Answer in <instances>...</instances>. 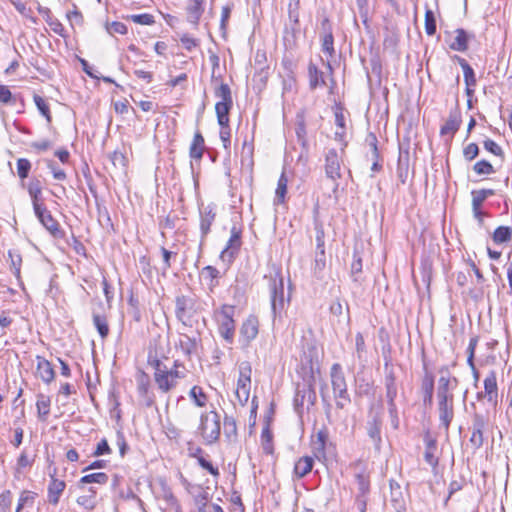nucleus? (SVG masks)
Returning <instances> with one entry per match:
<instances>
[{"label": "nucleus", "mask_w": 512, "mask_h": 512, "mask_svg": "<svg viewBox=\"0 0 512 512\" xmlns=\"http://www.w3.org/2000/svg\"><path fill=\"white\" fill-rule=\"evenodd\" d=\"M148 363L154 369V381L162 393L170 392L176 387L177 380L183 379L187 375V370L184 369L182 371H169V367L165 363L151 355L148 358Z\"/></svg>", "instance_id": "f257e3e1"}, {"label": "nucleus", "mask_w": 512, "mask_h": 512, "mask_svg": "<svg viewBox=\"0 0 512 512\" xmlns=\"http://www.w3.org/2000/svg\"><path fill=\"white\" fill-rule=\"evenodd\" d=\"M269 280L270 303L273 317L280 316L285 306L289 304L290 297L284 293V279L280 271L274 275L265 276Z\"/></svg>", "instance_id": "f03ea898"}, {"label": "nucleus", "mask_w": 512, "mask_h": 512, "mask_svg": "<svg viewBox=\"0 0 512 512\" xmlns=\"http://www.w3.org/2000/svg\"><path fill=\"white\" fill-rule=\"evenodd\" d=\"M331 386L334 394L335 405L338 409H343L351 403V397L348 392V385L345 374L339 363H334L330 369Z\"/></svg>", "instance_id": "7ed1b4c3"}, {"label": "nucleus", "mask_w": 512, "mask_h": 512, "mask_svg": "<svg viewBox=\"0 0 512 512\" xmlns=\"http://www.w3.org/2000/svg\"><path fill=\"white\" fill-rule=\"evenodd\" d=\"M471 407L473 408V412L469 426V431L471 432L469 443L474 449H479L484 444V434L490 426V417L487 411L482 412L477 410L474 403L471 404Z\"/></svg>", "instance_id": "20e7f679"}, {"label": "nucleus", "mask_w": 512, "mask_h": 512, "mask_svg": "<svg viewBox=\"0 0 512 512\" xmlns=\"http://www.w3.org/2000/svg\"><path fill=\"white\" fill-rule=\"evenodd\" d=\"M235 306L224 304L216 312L218 322V332L228 343L232 344L235 335Z\"/></svg>", "instance_id": "39448f33"}, {"label": "nucleus", "mask_w": 512, "mask_h": 512, "mask_svg": "<svg viewBox=\"0 0 512 512\" xmlns=\"http://www.w3.org/2000/svg\"><path fill=\"white\" fill-rule=\"evenodd\" d=\"M199 431L205 444L215 443L220 436V415L216 411L203 413L200 417Z\"/></svg>", "instance_id": "423d86ee"}, {"label": "nucleus", "mask_w": 512, "mask_h": 512, "mask_svg": "<svg viewBox=\"0 0 512 512\" xmlns=\"http://www.w3.org/2000/svg\"><path fill=\"white\" fill-rule=\"evenodd\" d=\"M342 156L339 155L335 148H330L325 153L324 170L328 179L332 180L334 184L333 193L338 191L339 184L337 180L342 177L341 173Z\"/></svg>", "instance_id": "0eeeda50"}, {"label": "nucleus", "mask_w": 512, "mask_h": 512, "mask_svg": "<svg viewBox=\"0 0 512 512\" xmlns=\"http://www.w3.org/2000/svg\"><path fill=\"white\" fill-rule=\"evenodd\" d=\"M316 399V392L311 381L297 384L293 398V405L296 413L301 415L303 412L304 403L307 402L308 407L313 406L316 403Z\"/></svg>", "instance_id": "6e6552de"}, {"label": "nucleus", "mask_w": 512, "mask_h": 512, "mask_svg": "<svg viewBox=\"0 0 512 512\" xmlns=\"http://www.w3.org/2000/svg\"><path fill=\"white\" fill-rule=\"evenodd\" d=\"M385 396L390 418H397L396 398L398 395L397 375L395 370L384 371Z\"/></svg>", "instance_id": "1a4fd4ad"}, {"label": "nucleus", "mask_w": 512, "mask_h": 512, "mask_svg": "<svg viewBox=\"0 0 512 512\" xmlns=\"http://www.w3.org/2000/svg\"><path fill=\"white\" fill-rule=\"evenodd\" d=\"M196 302L194 298L186 295H179L175 299V316L183 325L191 326V318L196 313Z\"/></svg>", "instance_id": "9d476101"}, {"label": "nucleus", "mask_w": 512, "mask_h": 512, "mask_svg": "<svg viewBox=\"0 0 512 512\" xmlns=\"http://www.w3.org/2000/svg\"><path fill=\"white\" fill-rule=\"evenodd\" d=\"M230 233V238L228 239L225 248L220 253V259L227 264H231L234 261L242 246L241 229L234 225L231 228Z\"/></svg>", "instance_id": "9b49d317"}, {"label": "nucleus", "mask_w": 512, "mask_h": 512, "mask_svg": "<svg viewBox=\"0 0 512 512\" xmlns=\"http://www.w3.org/2000/svg\"><path fill=\"white\" fill-rule=\"evenodd\" d=\"M484 391L478 392L476 394L477 400L486 399L487 402L493 407L496 408L498 404V384H497V374L494 370H490L486 375L484 381Z\"/></svg>", "instance_id": "f8f14e48"}, {"label": "nucleus", "mask_w": 512, "mask_h": 512, "mask_svg": "<svg viewBox=\"0 0 512 512\" xmlns=\"http://www.w3.org/2000/svg\"><path fill=\"white\" fill-rule=\"evenodd\" d=\"M199 217H200V248L203 246L207 235L211 231V226L216 218V205L214 203H210L206 206L201 205L199 207Z\"/></svg>", "instance_id": "ddd939ff"}, {"label": "nucleus", "mask_w": 512, "mask_h": 512, "mask_svg": "<svg viewBox=\"0 0 512 512\" xmlns=\"http://www.w3.org/2000/svg\"><path fill=\"white\" fill-rule=\"evenodd\" d=\"M34 213L40 223L54 238H63L65 233L61 229L58 221L52 216L51 212L47 209L46 205L39 210H34Z\"/></svg>", "instance_id": "4468645a"}, {"label": "nucleus", "mask_w": 512, "mask_h": 512, "mask_svg": "<svg viewBox=\"0 0 512 512\" xmlns=\"http://www.w3.org/2000/svg\"><path fill=\"white\" fill-rule=\"evenodd\" d=\"M320 40L322 52L329 58H333L335 56L334 36L332 24L328 18L321 21Z\"/></svg>", "instance_id": "2eb2a0df"}, {"label": "nucleus", "mask_w": 512, "mask_h": 512, "mask_svg": "<svg viewBox=\"0 0 512 512\" xmlns=\"http://www.w3.org/2000/svg\"><path fill=\"white\" fill-rule=\"evenodd\" d=\"M200 346L201 338L199 335L189 336L184 333L179 334V339L175 343V348L180 349L187 359H191L192 355L197 354Z\"/></svg>", "instance_id": "dca6fc26"}, {"label": "nucleus", "mask_w": 512, "mask_h": 512, "mask_svg": "<svg viewBox=\"0 0 512 512\" xmlns=\"http://www.w3.org/2000/svg\"><path fill=\"white\" fill-rule=\"evenodd\" d=\"M440 427L448 433L454 418V399H437Z\"/></svg>", "instance_id": "f3484780"}, {"label": "nucleus", "mask_w": 512, "mask_h": 512, "mask_svg": "<svg viewBox=\"0 0 512 512\" xmlns=\"http://www.w3.org/2000/svg\"><path fill=\"white\" fill-rule=\"evenodd\" d=\"M462 123L461 112L458 108L452 109L449 112V116L445 121L444 125H442L440 129L441 136H449L450 139L453 138L455 133L459 130L460 125Z\"/></svg>", "instance_id": "a211bd4d"}, {"label": "nucleus", "mask_w": 512, "mask_h": 512, "mask_svg": "<svg viewBox=\"0 0 512 512\" xmlns=\"http://www.w3.org/2000/svg\"><path fill=\"white\" fill-rule=\"evenodd\" d=\"M456 377L440 376L437 387V399H454L453 391L458 386Z\"/></svg>", "instance_id": "6ab92c4d"}, {"label": "nucleus", "mask_w": 512, "mask_h": 512, "mask_svg": "<svg viewBox=\"0 0 512 512\" xmlns=\"http://www.w3.org/2000/svg\"><path fill=\"white\" fill-rule=\"evenodd\" d=\"M258 320L254 316H249L240 327V341L248 345L258 335Z\"/></svg>", "instance_id": "aec40b11"}, {"label": "nucleus", "mask_w": 512, "mask_h": 512, "mask_svg": "<svg viewBox=\"0 0 512 512\" xmlns=\"http://www.w3.org/2000/svg\"><path fill=\"white\" fill-rule=\"evenodd\" d=\"M65 488V481L56 478L55 475H50V481L47 488V501L49 504L53 506L58 505Z\"/></svg>", "instance_id": "412c9836"}, {"label": "nucleus", "mask_w": 512, "mask_h": 512, "mask_svg": "<svg viewBox=\"0 0 512 512\" xmlns=\"http://www.w3.org/2000/svg\"><path fill=\"white\" fill-rule=\"evenodd\" d=\"M390 485V501L396 512H405L406 511V500L404 494L402 492L400 484L391 479L389 481Z\"/></svg>", "instance_id": "4be33fe9"}, {"label": "nucleus", "mask_w": 512, "mask_h": 512, "mask_svg": "<svg viewBox=\"0 0 512 512\" xmlns=\"http://www.w3.org/2000/svg\"><path fill=\"white\" fill-rule=\"evenodd\" d=\"M295 133L297 136L298 143L302 147V152L300 153L298 157V162H303V164H306L308 161V152H309V144L308 140L306 138L307 131H306V125L303 119L299 120L295 127Z\"/></svg>", "instance_id": "5701e85b"}, {"label": "nucleus", "mask_w": 512, "mask_h": 512, "mask_svg": "<svg viewBox=\"0 0 512 512\" xmlns=\"http://www.w3.org/2000/svg\"><path fill=\"white\" fill-rule=\"evenodd\" d=\"M455 37L451 43H449V48L453 51L465 52L468 50V43L470 40L475 38L473 33H469L463 28H458L455 30Z\"/></svg>", "instance_id": "b1692460"}, {"label": "nucleus", "mask_w": 512, "mask_h": 512, "mask_svg": "<svg viewBox=\"0 0 512 512\" xmlns=\"http://www.w3.org/2000/svg\"><path fill=\"white\" fill-rule=\"evenodd\" d=\"M27 190L32 201L33 210H39L45 206L42 198V185L38 179H32L27 185Z\"/></svg>", "instance_id": "393cba45"}, {"label": "nucleus", "mask_w": 512, "mask_h": 512, "mask_svg": "<svg viewBox=\"0 0 512 512\" xmlns=\"http://www.w3.org/2000/svg\"><path fill=\"white\" fill-rule=\"evenodd\" d=\"M424 441H425L424 459L430 466H432L434 468L439 463V459L436 455L437 440L432 438L429 433H426L424 436Z\"/></svg>", "instance_id": "a878e982"}, {"label": "nucleus", "mask_w": 512, "mask_h": 512, "mask_svg": "<svg viewBox=\"0 0 512 512\" xmlns=\"http://www.w3.org/2000/svg\"><path fill=\"white\" fill-rule=\"evenodd\" d=\"M37 376L45 383H51L55 378V372L51 363L43 357H37Z\"/></svg>", "instance_id": "bb28decb"}, {"label": "nucleus", "mask_w": 512, "mask_h": 512, "mask_svg": "<svg viewBox=\"0 0 512 512\" xmlns=\"http://www.w3.org/2000/svg\"><path fill=\"white\" fill-rule=\"evenodd\" d=\"M186 7L187 19L190 23L198 25L199 20L204 12V0H188Z\"/></svg>", "instance_id": "cd10ccee"}, {"label": "nucleus", "mask_w": 512, "mask_h": 512, "mask_svg": "<svg viewBox=\"0 0 512 512\" xmlns=\"http://www.w3.org/2000/svg\"><path fill=\"white\" fill-rule=\"evenodd\" d=\"M410 156L408 151H400L397 160V178L401 184H406L409 176Z\"/></svg>", "instance_id": "c85d7f7f"}, {"label": "nucleus", "mask_w": 512, "mask_h": 512, "mask_svg": "<svg viewBox=\"0 0 512 512\" xmlns=\"http://www.w3.org/2000/svg\"><path fill=\"white\" fill-rule=\"evenodd\" d=\"M313 225H314V230H315L316 248L320 249L321 247H325L324 225L319 217V206L318 205H316L313 209Z\"/></svg>", "instance_id": "c756f323"}, {"label": "nucleus", "mask_w": 512, "mask_h": 512, "mask_svg": "<svg viewBox=\"0 0 512 512\" xmlns=\"http://www.w3.org/2000/svg\"><path fill=\"white\" fill-rule=\"evenodd\" d=\"M421 390L423 392V403L424 405L431 406L433 403V392H434V376L431 373L426 372L421 383Z\"/></svg>", "instance_id": "7c9ffc66"}, {"label": "nucleus", "mask_w": 512, "mask_h": 512, "mask_svg": "<svg viewBox=\"0 0 512 512\" xmlns=\"http://www.w3.org/2000/svg\"><path fill=\"white\" fill-rule=\"evenodd\" d=\"M308 78L311 90L326 85L323 72L313 62L308 64Z\"/></svg>", "instance_id": "2f4dec72"}, {"label": "nucleus", "mask_w": 512, "mask_h": 512, "mask_svg": "<svg viewBox=\"0 0 512 512\" xmlns=\"http://www.w3.org/2000/svg\"><path fill=\"white\" fill-rule=\"evenodd\" d=\"M200 275L207 281L208 290L209 292L212 293L214 289L219 285V270L216 269L214 266L208 265L201 270Z\"/></svg>", "instance_id": "473e14b6"}, {"label": "nucleus", "mask_w": 512, "mask_h": 512, "mask_svg": "<svg viewBox=\"0 0 512 512\" xmlns=\"http://www.w3.org/2000/svg\"><path fill=\"white\" fill-rule=\"evenodd\" d=\"M205 141L200 131H196L190 145L189 156L192 159L200 160L203 157Z\"/></svg>", "instance_id": "72a5a7b5"}, {"label": "nucleus", "mask_w": 512, "mask_h": 512, "mask_svg": "<svg viewBox=\"0 0 512 512\" xmlns=\"http://www.w3.org/2000/svg\"><path fill=\"white\" fill-rule=\"evenodd\" d=\"M328 439V433L325 429L319 430L312 440V450L315 457L325 456V447Z\"/></svg>", "instance_id": "f704fd0d"}, {"label": "nucleus", "mask_w": 512, "mask_h": 512, "mask_svg": "<svg viewBox=\"0 0 512 512\" xmlns=\"http://www.w3.org/2000/svg\"><path fill=\"white\" fill-rule=\"evenodd\" d=\"M381 425L382 420L378 415H373L367 422V433L376 445L381 442Z\"/></svg>", "instance_id": "c9c22d12"}, {"label": "nucleus", "mask_w": 512, "mask_h": 512, "mask_svg": "<svg viewBox=\"0 0 512 512\" xmlns=\"http://www.w3.org/2000/svg\"><path fill=\"white\" fill-rule=\"evenodd\" d=\"M314 459L310 456H304L298 459L294 465V474L297 478H303L309 474L313 468Z\"/></svg>", "instance_id": "e433bc0d"}, {"label": "nucleus", "mask_w": 512, "mask_h": 512, "mask_svg": "<svg viewBox=\"0 0 512 512\" xmlns=\"http://www.w3.org/2000/svg\"><path fill=\"white\" fill-rule=\"evenodd\" d=\"M452 59L457 61L458 64L461 66L466 86H476L475 73L473 68L469 65V63L464 58L458 55H454Z\"/></svg>", "instance_id": "4c0bfd02"}, {"label": "nucleus", "mask_w": 512, "mask_h": 512, "mask_svg": "<svg viewBox=\"0 0 512 512\" xmlns=\"http://www.w3.org/2000/svg\"><path fill=\"white\" fill-rule=\"evenodd\" d=\"M93 324L102 339L109 335V325L106 316L100 314L98 311H92Z\"/></svg>", "instance_id": "58836bf2"}, {"label": "nucleus", "mask_w": 512, "mask_h": 512, "mask_svg": "<svg viewBox=\"0 0 512 512\" xmlns=\"http://www.w3.org/2000/svg\"><path fill=\"white\" fill-rule=\"evenodd\" d=\"M97 491L95 488L90 487L88 489V493L82 496H79L76 500L77 504L83 507L86 510H93L97 505L96 501Z\"/></svg>", "instance_id": "ea45409f"}, {"label": "nucleus", "mask_w": 512, "mask_h": 512, "mask_svg": "<svg viewBox=\"0 0 512 512\" xmlns=\"http://www.w3.org/2000/svg\"><path fill=\"white\" fill-rule=\"evenodd\" d=\"M233 104L229 103H219L215 104V112L217 116V121L220 126H227L229 124V113L232 109Z\"/></svg>", "instance_id": "a19ab883"}, {"label": "nucleus", "mask_w": 512, "mask_h": 512, "mask_svg": "<svg viewBox=\"0 0 512 512\" xmlns=\"http://www.w3.org/2000/svg\"><path fill=\"white\" fill-rule=\"evenodd\" d=\"M495 191L493 189H480L473 190L471 192L472 195V210H477L481 208L483 202L490 196H493Z\"/></svg>", "instance_id": "79ce46f5"}, {"label": "nucleus", "mask_w": 512, "mask_h": 512, "mask_svg": "<svg viewBox=\"0 0 512 512\" xmlns=\"http://www.w3.org/2000/svg\"><path fill=\"white\" fill-rule=\"evenodd\" d=\"M492 239L495 244L508 243L512 239V228L509 226H499L492 234Z\"/></svg>", "instance_id": "37998d69"}, {"label": "nucleus", "mask_w": 512, "mask_h": 512, "mask_svg": "<svg viewBox=\"0 0 512 512\" xmlns=\"http://www.w3.org/2000/svg\"><path fill=\"white\" fill-rule=\"evenodd\" d=\"M50 398L46 395L39 394L37 397L36 407L38 418L41 421H46L50 413Z\"/></svg>", "instance_id": "c03bdc74"}, {"label": "nucleus", "mask_w": 512, "mask_h": 512, "mask_svg": "<svg viewBox=\"0 0 512 512\" xmlns=\"http://www.w3.org/2000/svg\"><path fill=\"white\" fill-rule=\"evenodd\" d=\"M287 184H288V179H287L285 173H282L278 179L277 188L275 191V199H274L275 204H280L285 201V195L287 193Z\"/></svg>", "instance_id": "a18cd8bd"}, {"label": "nucleus", "mask_w": 512, "mask_h": 512, "mask_svg": "<svg viewBox=\"0 0 512 512\" xmlns=\"http://www.w3.org/2000/svg\"><path fill=\"white\" fill-rule=\"evenodd\" d=\"M216 98L220 99L219 103L233 104L232 92L228 84L221 83L214 91Z\"/></svg>", "instance_id": "49530a36"}, {"label": "nucleus", "mask_w": 512, "mask_h": 512, "mask_svg": "<svg viewBox=\"0 0 512 512\" xmlns=\"http://www.w3.org/2000/svg\"><path fill=\"white\" fill-rule=\"evenodd\" d=\"M108 475L103 472L91 473L81 477L79 480V487L81 488L83 484L90 483H98V484H106L108 482Z\"/></svg>", "instance_id": "de8ad7c7"}, {"label": "nucleus", "mask_w": 512, "mask_h": 512, "mask_svg": "<svg viewBox=\"0 0 512 512\" xmlns=\"http://www.w3.org/2000/svg\"><path fill=\"white\" fill-rule=\"evenodd\" d=\"M8 256H9V258L11 260V265L10 266H11L12 273L14 274V276L16 277L18 282L20 284H22L21 274H20L22 257H21V255L18 252H15V251H12V250H9Z\"/></svg>", "instance_id": "09e8293b"}, {"label": "nucleus", "mask_w": 512, "mask_h": 512, "mask_svg": "<svg viewBox=\"0 0 512 512\" xmlns=\"http://www.w3.org/2000/svg\"><path fill=\"white\" fill-rule=\"evenodd\" d=\"M33 100L41 115L45 117L48 123H51L52 116L50 113L49 105L46 102V100L38 94H34Z\"/></svg>", "instance_id": "8fccbe9b"}, {"label": "nucleus", "mask_w": 512, "mask_h": 512, "mask_svg": "<svg viewBox=\"0 0 512 512\" xmlns=\"http://www.w3.org/2000/svg\"><path fill=\"white\" fill-rule=\"evenodd\" d=\"M362 269V258L359 256L357 252H354L353 261L351 263V276L354 282H361Z\"/></svg>", "instance_id": "3c124183"}, {"label": "nucleus", "mask_w": 512, "mask_h": 512, "mask_svg": "<svg viewBox=\"0 0 512 512\" xmlns=\"http://www.w3.org/2000/svg\"><path fill=\"white\" fill-rule=\"evenodd\" d=\"M224 434L229 441L235 440L237 437L236 420L233 417L225 416L224 418Z\"/></svg>", "instance_id": "603ef678"}, {"label": "nucleus", "mask_w": 512, "mask_h": 512, "mask_svg": "<svg viewBox=\"0 0 512 512\" xmlns=\"http://www.w3.org/2000/svg\"><path fill=\"white\" fill-rule=\"evenodd\" d=\"M326 266V254L325 247H321L320 249L315 248V259H314V273H321Z\"/></svg>", "instance_id": "864d4df0"}, {"label": "nucleus", "mask_w": 512, "mask_h": 512, "mask_svg": "<svg viewBox=\"0 0 512 512\" xmlns=\"http://www.w3.org/2000/svg\"><path fill=\"white\" fill-rule=\"evenodd\" d=\"M436 17L431 9H427L425 12V32L429 36H433L436 33Z\"/></svg>", "instance_id": "5fc2aeb1"}, {"label": "nucleus", "mask_w": 512, "mask_h": 512, "mask_svg": "<svg viewBox=\"0 0 512 512\" xmlns=\"http://www.w3.org/2000/svg\"><path fill=\"white\" fill-rule=\"evenodd\" d=\"M473 171L478 175H490L495 169L489 161L482 159L474 164Z\"/></svg>", "instance_id": "6e6d98bb"}, {"label": "nucleus", "mask_w": 512, "mask_h": 512, "mask_svg": "<svg viewBox=\"0 0 512 512\" xmlns=\"http://www.w3.org/2000/svg\"><path fill=\"white\" fill-rule=\"evenodd\" d=\"M355 479H356L357 488L359 491L358 495L365 496L369 492V489H370L369 477L367 475H365L364 473H357L355 475Z\"/></svg>", "instance_id": "4d7b16f0"}, {"label": "nucleus", "mask_w": 512, "mask_h": 512, "mask_svg": "<svg viewBox=\"0 0 512 512\" xmlns=\"http://www.w3.org/2000/svg\"><path fill=\"white\" fill-rule=\"evenodd\" d=\"M15 9L25 18L31 20L33 23L37 22V19L33 16L31 8L26 7L20 0H9Z\"/></svg>", "instance_id": "13d9d810"}, {"label": "nucleus", "mask_w": 512, "mask_h": 512, "mask_svg": "<svg viewBox=\"0 0 512 512\" xmlns=\"http://www.w3.org/2000/svg\"><path fill=\"white\" fill-rule=\"evenodd\" d=\"M189 396L193 399L198 407H204L206 405V395L202 388L193 386L189 392Z\"/></svg>", "instance_id": "bf43d9fd"}, {"label": "nucleus", "mask_w": 512, "mask_h": 512, "mask_svg": "<svg viewBox=\"0 0 512 512\" xmlns=\"http://www.w3.org/2000/svg\"><path fill=\"white\" fill-rule=\"evenodd\" d=\"M126 19L140 25H152L155 22L154 16L148 13L128 15Z\"/></svg>", "instance_id": "052dcab7"}, {"label": "nucleus", "mask_w": 512, "mask_h": 512, "mask_svg": "<svg viewBox=\"0 0 512 512\" xmlns=\"http://www.w3.org/2000/svg\"><path fill=\"white\" fill-rule=\"evenodd\" d=\"M262 446L265 453H272V433L269 426H265L261 432Z\"/></svg>", "instance_id": "680f3d73"}, {"label": "nucleus", "mask_w": 512, "mask_h": 512, "mask_svg": "<svg viewBox=\"0 0 512 512\" xmlns=\"http://www.w3.org/2000/svg\"><path fill=\"white\" fill-rule=\"evenodd\" d=\"M355 348H356L357 358L360 361H364V355L366 353V344H365V340H364V337L361 332H358L355 335Z\"/></svg>", "instance_id": "e2e57ef3"}, {"label": "nucleus", "mask_w": 512, "mask_h": 512, "mask_svg": "<svg viewBox=\"0 0 512 512\" xmlns=\"http://www.w3.org/2000/svg\"><path fill=\"white\" fill-rule=\"evenodd\" d=\"M31 169V163L26 158H20L17 160V174L21 179L28 177Z\"/></svg>", "instance_id": "0e129e2a"}, {"label": "nucleus", "mask_w": 512, "mask_h": 512, "mask_svg": "<svg viewBox=\"0 0 512 512\" xmlns=\"http://www.w3.org/2000/svg\"><path fill=\"white\" fill-rule=\"evenodd\" d=\"M232 9H233V4H227L222 7L220 30L223 32V34L226 33V29H227L228 21L231 16Z\"/></svg>", "instance_id": "69168bd1"}, {"label": "nucleus", "mask_w": 512, "mask_h": 512, "mask_svg": "<svg viewBox=\"0 0 512 512\" xmlns=\"http://www.w3.org/2000/svg\"><path fill=\"white\" fill-rule=\"evenodd\" d=\"M483 146L485 150L492 153L493 155L504 158L503 149L494 140L486 139L483 142Z\"/></svg>", "instance_id": "338daca9"}, {"label": "nucleus", "mask_w": 512, "mask_h": 512, "mask_svg": "<svg viewBox=\"0 0 512 512\" xmlns=\"http://www.w3.org/2000/svg\"><path fill=\"white\" fill-rule=\"evenodd\" d=\"M35 495L36 494H34L30 491H23L20 495L18 505H17L15 512H20L23 509V507L27 504H33Z\"/></svg>", "instance_id": "774afa93"}]
</instances>
